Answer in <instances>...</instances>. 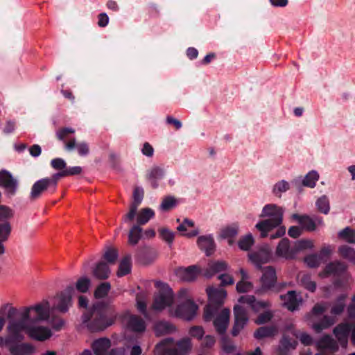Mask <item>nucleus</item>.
I'll list each match as a JSON object with an SVG mask.
<instances>
[{
    "label": "nucleus",
    "instance_id": "obj_25",
    "mask_svg": "<svg viewBox=\"0 0 355 355\" xmlns=\"http://www.w3.org/2000/svg\"><path fill=\"white\" fill-rule=\"evenodd\" d=\"M297 341L288 335L284 334L279 342V355H288L290 350L295 349Z\"/></svg>",
    "mask_w": 355,
    "mask_h": 355
},
{
    "label": "nucleus",
    "instance_id": "obj_35",
    "mask_svg": "<svg viewBox=\"0 0 355 355\" xmlns=\"http://www.w3.org/2000/svg\"><path fill=\"white\" fill-rule=\"evenodd\" d=\"M110 270L108 265L103 262H99L93 270V275L99 279H106L109 277Z\"/></svg>",
    "mask_w": 355,
    "mask_h": 355
},
{
    "label": "nucleus",
    "instance_id": "obj_64",
    "mask_svg": "<svg viewBox=\"0 0 355 355\" xmlns=\"http://www.w3.org/2000/svg\"><path fill=\"white\" fill-rule=\"evenodd\" d=\"M221 347L223 350L227 354L234 352L236 349L235 345L225 337L223 338L221 340Z\"/></svg>",
    "mask_w": 355,
    "mask_h": 355
},
{
    "label": "nucleus",
    "instance_id": "obj_8",
    "mask_svg": "<svg viewBox=\"0 0 355 355\" xmlns=\"http://www.w3.org/2000/svg\"><path fill=\"white\" fill-rule=\"evenodd\" d=\"M74 293L75 289L71 285L58 294L55 298L54 309L61 313L67 312L69 307L72 306V295Z\"/></svg>",
    "mask_w": 355,
    "mask_h": 355
},
{
    "label": "nucleus",
    "instance_id": "obj_22",
    "mask_svg": "<svg viewBox=\"0 0 355 355\" xmlns=\"http://www.w3.org/2000/svg\"><path fill=\"white\" fill-rule=\"evenodd\" d=\"M176 275L185 282H192L199 275V270L196 266H190L187 268H180L176 270Z\"/></svg>",
    "mask_w": 355,
    "mask_h": 355
},
{
    "label": "nucleus",
    "instance_id": "obj_45",
    "mask_svg": "<svg viewBox=\"0 0 355 355\" xmlns=\"http://www.w3.org/2000/svg\"><path fill=\"white\" fill-rule=\"evenodd\" d=\"M75 133V129L69 127H64L58 129L56 131L55 136L56 138L64 142L65 144L67 139H69V140L71 139L69 137L70 135H73Z\"/></svg>",
    "mask_w": 355,
    "mask_h": 355
},
{
    "label": "nucleus",
    "instance_id": "obj_51",
    "mask_svg": "<svg viewBox=\"0 0 355 355\" xmlns=\"http://www.w3.org/2000/svg\"><path fill=\"white\" fill-rule=\"evenodd\" d=\"M316 206L318 211L324 214H327L329 212V201L326 196H322L318 199Z\"/></svg>",
    "mask_w": 355,
    "mask_h": 355
},
{
    "label": "nucleus",
    "instance_id": "obj_21",
    "mask_svg": "<svg viewBox=\"0 0 355 355\" xmlns=\"http://www.w3.org/2000/svg\"><path fill=\"white\" fill-rule=\"evenodd\" d=\"M197 244L199 248L204 251L207 256L211 255L215 251V242L211 235L200 236L197 240Z\"/></svg>",
    "mask_w": 355,
    "mask_h": 355
},
{
    "label": "nucleus",
    "instance_id": "obj_59",
    "mask_svg": "<svg viewBox=\"0 0 355 355\" xmlns=\"http://www.w3.org/2000/svg\"><path fill=\"white\" fill-rule=\"evenodd\" d=\"M90 284L91 281L88 277H81L77 281L76 288L80 293H86L89 290Z\"/></svg>",
    "mask_w": 355,
    "mask_h": 355
},
{
    "label": "nucleus",
    "instance_id": "obj_44",
    "mask_svg": "<svg viewBox=\"0 0 355 355\" xmlns=\"http://www.w3.org/2000/svg\"><path fill=\"white\" fill-rule=\"evenodd\" d=\"M338 237L349 243H355V231L347 227L338 232Z\"/></svg>",
    "mask_w": 355,
    "mask_h": 355
},
{
    "label": "nucleus",
    "instance_id": "obj_53",
    "mask_svg": "<svg viewBox=\"0 0 355 355\" xmlns=\"http://www.w3.org/2000/svg\"><path fill=\"white\" fill-rule=\"evenodd\" d=\"M177 349L180 351V355L186 354L191 349V342L189 338H184L177 342Z\"/></svg>",
    "mask_w": 355,
    "mask_h": 355
},
{
    "label": "nucleus",
    "instance_id": "obj_41",
    "mask_svg": "<svg viewBox=\"0 0 355 355\" xmlns=\"http://www.w3.org/2000/svg\"><path fill=\"white\" fill-rule=\"evenodd\" d=\"M142 228L137 225H133L128 234V243L131 245H136L141 237Z\"/></svg>",
    "mask_w": 355,
    "mask_h": 355
},
{
    "label": "nucleus",
    "instance_id": "obj_30",
    "mask_svg": "<svg viewBox=\"0 0 355 355\" xmlns=\"http://www.w3.org/2000/svg\"><path fill=\"white\" fill-rule=\"evenodd\" d=\"M347 269L346 265L340 261H334L327 264L324 270L325 275L340 276L343 275Z\"/></svg>",
    "mask_w": 355,
    "mask_h": 355
},
{
    "label": "nucleus",
    "instance_id": "obj_33",
    "mask_svg": "<svg viewBox=\"0 0 355 355\" xmlns=\"http://www.w3.org/2000/svg\"><path fill=\"white\" fill-rule=\"evenodd\" d=\"M277 332L275 326H263L258 328L254 333V337L257 339L272 337Z\"/></svg>",
    "mask_w": 355,
    "mask_h": 355
},
{
    "label": "nucleus",
    "instance_id": "obj_24",
    "mask_svg": "<svg viewBox=\"0 0 355 355\" xmlns=\"http://www.w3.org/2000/svg\"><path fill=\"white\" fill-rule=\"evenodd\" d=\"M350 331L351 327L349 324L341 323L334 329L333 332L340 345L345 346L347 343V338Z\"/></svg>",
    "mask_w": 355,
    "mask_h": 355
},
{
    "label": "nucleus",
    "instance_id": "obj_56",
    "mask_svg": "<svg viewBox=\"0 0 355 355\" xmlns=\"http://www.w3.org/2000/svg\"><path fill=\"white\" fill-rule=\"evenodd\" d=\"M304 262L309 268H314L318 267L322 261L318 254H311L305 257Z\"/></svg>",
    "mask_w": 355,
    "mask_h": 355
},
{
    "label": "nucleus",
    "instance_id": "obj_13",
    "mask_svg": "<svg viewBox=\"0 0 355 355\" xmlns=\"http://www.w3.org/2000/svg\"><path fill=\"white\" fill-rule=\"evenodd\" d=\"M6 343L12 355H31L35 352V347L27 343Z\"/></svg>",
    "mask_w": 355,
    "mask_h": 355
},
{
    "label": "nucleus",
    "instance_id": "obj_5",
    "mask_svg": "<svg viewBox=\"0 0 355 355\" xmlns=\"http://www.w3.org/2000/svg\"><path fill=\"white\" fill-rule=\"evenodd\" d=\"M58 180L53 174L50 178H42L36 181L31 187L29 198L31 201L39 199L45 191L53 193L56 191Z\"/></svg>",
    "mask_w": 355,
    "mask_h": 355
},
{
    "label": "nucleus",
    "instance_id": "obj_49",
    "mask_svg": "<svg viewBox=\"0 0 355 355\" xmlns=\"http://www.w3.org/2000/svg\"><path fill=\"white\" fill-rule=\"evenodd\" d=\"M290 189V184L285 180L277 182L273 187L272 193L275 196L280 198L282 193Z\"/></svg>",
    "mask_w": 355,
    "mask_h": 355
},
{
    "label": "nucleus",
    "instance_id": "obj_10",
    "mask_svg": "<svg viewBox=\"0 0 355 355\" xmlns=\"http://www.w3.org/2000/svg\"><path fill=\"white\" fill-rule=\"evenodd\" d=\"M239 302L246 304L254 312L259 313L270 309L272 303L269 300H257L254 295H243L239 298Z\"/></svg>",
    "mask_w": 355,
    "mask_h": 355
},
{
    "label": "nucleus",
    "instance_id": "obj_14",
    "mask_svg": "<svg viewBox=\"0 0 355 355\" xmlns=\"http://www.w3.org/2000/svg\"><path fill=\"white\" fill-rule=\"evenodd\" d=\"M174 343L173 338H166L162 340L155 347V355H180L178 350L175 347H170Z\"/></svg>",
    "mask_w": 355,
    "mask_h": 355
},
{
    "label": "nucleus",
    "instance_id": "obj_39",
    "mask_svg": "<svg viewBox=\"0 0 355 355\" xmlns=\"http://www.w3.org/2000/svg\"><path fill=\"white\" fill-rule=\"evenodd\" d=\"M155 216V211L148 207L141 209L137 215V225H144L146 224L150 218Z\"/></svg>",
    "mask_w": 355,
    "mask_h": 355
},
{
    "label": "nucleus",
    "instance_id": "obj_9",
    "mask_svg": "<svg viewBox=\"0 0 355 355\" xmlns=\"http://www.w3.org/2000/svg\"><path fill=\"white\" fill-rule=\"evenodd\" d=\"M18 185V180L12 176L11 173L6 170L0 171V187L5 189L8 196L15 195Z\"/></svg>",
    "mask_w": 355,
    "mask_h": 355
},
{
    "label": "nucleus",
    "instance_id": "obj_42",
    "mask_svg": "<svg viewBox=\"0 0 355 355\" xmlns=\"http://www.w3.org/2000/svg\"><path fill=\"white\" fill-rule=\"evenodd\" d=\"M242 275V280L236 284V291L239 293H245L249 291L252 288V284L249 282L244 281L248 278V275L243 269L240 270Z\"/></svg>",
    "mask_w": 355,
    "mask_h": 355
},
{
    "label": "nucleus",
    "instance_id": "obj_6",
    "mask_svg": "<svg viewBox=\"0 0 355 355\" xmlns=\"http://www.w3.org/2000/svg\"><path fill=\"white\" fill-rule=\"evenodd\" d=\"M155 287L159 290L158 294L154 297L153 307L161 311L173 302V294L171 288L165 283L160 281L155 282Z\"/></svg>",
    "mask_w": 355,
    "mask_h": 355
},
{
    "label": "nucleus",
    "instance_id": "obj_3",
    "mask_svg": "<svg viewBox=\"0 0 355 355\" xmlns=\"http://www.w3.org/2000/svg\"><path fill=\"white\" fill-rule=\"evenodd\" d=\"M209 303L205 307L203 318L206 322L212 320L224 304L227 293L223 289L207 288Z\"/></svg>",
    "mask_w": 355,
    "mask_h": 355
},
{
    "label": "nucleus",
    "instance_id": "obj_43",
    "mask_svg": "<svg viewBox=\"0 0 355 355\" xmlns=\"http://www.w3.org/2000/svg\"><path fill=\"white\" fill-rule=\"evenodd\" d=\"M338 252L340 256L355 263V250L352 248L343 245L339 247Z\"/></svg>",
    "mask_w": 355,
    "mask_h": 355
},
{
    "label": "nucleus",
    "instance_id": "obj_15",
    "mask_svg": "<svg viewBox=\"0 0 355 355\" xmlns=\"http://www.w3.org/2000/svg\"><path fill=\"white\" fill-rule=\"evenodd\" d=\"M261 281L263 289L269 290L275 288V284L277 282L275 270L271 266L263 268Z\"/></svg>",
    "mask_w": 355,
    "mask_h": 355
},
{
    "label": "nucleus",
    "instance_id": "obj_55",
    "mask_svg": "<svg viewBox=\"0 0 355 355\" xmlns=\"http://www.w3.org/2000/svg\"><path fill=\"white\" fill-rule=\"evenodd\" d=\"M301 284L308 291L314 292L316 289V284L311 279V276L304 274L300 278Z\"/></svg>",
    "mask_w": 355,
    "mask_h": 355
},
{
    "label": "nucleus",
    "instance_id": "obj_40",
    "mask_svg": "<svg viewBox=\"0 0 355 355\" xmlns=\"http://www.w3.org/2000/svg\"><path fill=\"white\" fill-rule=\"evenodd\" d=\"M239 233V226L237 224L234 223L231 225L223 227L220 230V236L223 239H232L234 238Z\"/></svg>",
    "mask_w": 355,
    "mask_h": 355
},
{
    "label": "nucleus",
    "instance_id": "obj_36",
    "mask_svg": "<svg viewBox=\"0 0 355 355\" xmlns=\"http://www.w3.org/2000/svg\"><path fill=\"white\" fill-rule=\"evenodd\" d=\"M347 295L345 294L340 295L336 301L333 303L330 313L334 315H340L345 308V300Z\"/></svg>",
    "mask_w": 355,
    "mask_h": 355
},
{
    "label": "nucleus",
    "instance_id": "obj_57",
    "mask_svg": "<svg viewBox=\"0 0 355 355\" xmlns=\"http://www.w3.org/2000/svg\"><path fill=\"white\" fill-rule=\"evenodd\" d=\"M313 247V243L311 240L302 239L295 242L294 245L295 254H296L298 252L306 250L311 249Z\"/></svg>",
    "mask_w": 355,
    "mask_h": 355
},
{
    "label": "nucleus",
    "instance_id": "obj_26",
    "mask_svg": "<svg viewBox=\"0 0 355 355\" xmlns=\"http://www.w3.org/2000/svg\"><path fill=\"white\" fill-rule=\"evenodd\" d=\"M280 298L284 301V306L291 311L297 310L301 302L294 291H290L286 295H280Z\"/></svg>",
    "mask_w": 355,
    "mask_h": 355
},
{
    "label": "nucleus",
    "instance_id": "obj_7",
    "mask_svg": "<svg viewBox=\"0 0 355 355\" xmlns=\"http://www.w3.org/2000/svg\"><path fill=\"white\" fill-rule=\"evenodd\" d=\"M50 304L47 300H43L35 306L24 308L23 311H28L29 317L28 322L30 324L44 321L49 318Z\"/></svg>",
    "mask_w": 355,
    "mask_h": 355
},
{
    "label": "nucleus",
    "instance_id": "obj_63",
    "mask_svg": "<svg viewBox=\"0 0 355 355\" xmlns=\"http://www.w3.org/2000/svg\"><path fill=\"white\" fill-rule=\"evenodd\" d=\"M175 203L176 200L173 197L167 196L163 200L160 207L164 211H168L172 209L175 206Z\"/></svg>",
    "mask_w": 355,
    "mask_h": 355
},
{
    "label": "nucleus",
    "instance_id": "obj_54",
    "mask_svg": "<svg viewBox=\"0 0 355 355\" xmlns=\"http://www.w3.org/2000/svg\"><path fill=\"white\" fill-rule=\"evenodd\" d=\"M158 232L162 239L171 245L173 242L175 233L167 227H161L158 230Z\"/></svg>",
    "mask_w": 355,
    "mask_h": 355
},
{
    "label": "nucleus",
    "instance_id": "obj_16",
    "mask_svg": "<svg viewBox=\"0 0 355 355\" xmlns=\"http://www.w3.org/2000/svg\"><path fill=\"white\" fill-rule=\"evenodd\" d=\"M230 311L223 309L214 320V325L217 332L223 335L225 333L230 320Z\"/></svg>",
    "mask_w": 355,
    "mask_h": 355
},
{
    "label": "nucleus",
    "instance_id": "obj_60",
    "mask_svg": "<svg viewBox=\"0 0 355 355\" xmlns=\"http://www.w3.org/2000/svg\"><path fill=\"white\" fill-rule=\"evenodd\" d=\"M14 216V211L10 207L0 205V222L9 221Z\"/></svg>",
    "mask_w": 355,
    "mask_h": 355
},
{
    "label": "nucleus",
    "instance_id": "obj_61",
    "mask_svg": "<svg viewBox=\"0 0 355 355\" xmlns=\"http://www.w3.org/2000/svg\"><path fill=\"white\" fill-rule=\"evenodd\" d=\"M144 197V191L142 189H139L138 187L134 189L133 192V202L130 204L133 206H135L138 208L139 205L141 204Z\"/></svg>",
    "mask_w": 355,
    "mask_h": 355
},
{
    "label": "nucleus",
    "instance_id": "obj_46",
    "mask_svg": "<svg viewBox=\"0 0 355 355\" xmlns=\"http://www.w3.org/2000/svg\"><path fill=\"white\" fill-rule=\"evenodd\" d=\"M82 172V168L80 166H73L66 168L65 170L59 171L55 173V178L59 181L61 178L69 175H75L80 174Z\"/></svg>",
    "mask_w": 355,
    "mask_h": 355
},
{
    "label": "nucleus",
    "instance_id": "obj_19",
    "mask_svg": "<svg viewBox=\"0 0 355 355\" xmlns=\"http://www.w3.org/2000/svg\"><path fill=\"white\" fill-rule=\"evenodd\" d=\"M28 335L34 340L44 341L51 336V332L47 327L31 325L28 328Z\"/></svg>",
    "mask_w": 355,
    "mask_h": 355
},
{
    "label": "nucleus",
    "instance_id": "obj_37",
    "mask_svg": "<svg viewBox=\"0 0 355 355\" xmlns=\"http://www.w3.org/2000/svg\"><path fill=\"white\" fill-rule=\"evenodd\" d=\"M335 323V319L329 315H324L322 319L313 324V329L316 333H320L322 330L327 329Z\"/></svg>",
    "mask_w": 355,
    "mask_h": 355
},
{
    "label": "nucleus",
    "instance_id": "obj_48",
    "mask_svg": "<svg viewBox=\"0 0 355 355\" xmlns=\"http://www.w3.org/2000/svg\"><path fill=\"white\" fill-rule=\"evenodd\" d=\"M274 317V312L268 309L261 313L255 319L254 322L257 324H263L269 322Z\"/></svg>",
    "mask_w": 355,
    "mask_h": 355
},
{
    "label": "nucleus",
    "instance_id": "obj_12",
    "mask_svg": "<svg viewBox=\"0 0 355 355\" xmlns=\"http://www.w3.org/2000/svg\"><path fill=\"white\" fill-rule=\"evenodd\" d=\"M198 309L197 304L193 300H187L177 306L175 313L178 316L184 320H191L196 315Z\"/></svg>",
    "mask_w": 355,
    "mask_h": 355
},
{
    "label": "nucleus",
    "instance_id": "obj_50",
    "mask_svg": "<svg viewBox=\"0 0 355 355\" xmlns=\"http://www.w3.org/2000/svg\"><path fill=\"white\" fill-rule=\"evenodd\" d=\"M254 242L252 235L251 234H248L239 239L238 245L241 250L248 251L252 246Z\"/></svg>",
    "mask_w": 355,
    "mask_h": 355
},
{
    "label": "nucleus",
    "instance_id": "obj_58",
    "mask_svg": "<svg viewBox=\"0 0 355 355\" xmlns=\"http://www.w3.org/2000/svg\"><path fill=\"white\" fill-rule=\"evenodd\" d=\"M227 265L225 261H218L210 263L209 264V270L211 272L210 275H212L216 272L225 270L227 269Z\"/></svg>",
    "mask_w": 355,
    "mask_h": 355
},
{
    "label": "nucleus",
    "instance_id": "obj_23",
    "mask_svg": "<svg viewBox=\"0 0 355 355\" xmlns=\"http://www.w3.org/2000/svg\"><path fill=\"white\" fill-rule=\"evenodd\" d=\"M316 347L319 349H328L332 353L338 352L339 349L337 342L329 334L321 337L317 341Z\"/></svg>",
    "mask_w": 355,
    "mask_h": 355
},
{
    "label": "nucleus",
    "instance_id": "obj_29",
    "mask_svg": "<svg viewBox=\"0 0 355 355\" xmlns=\"http://www.w3.org/2000/svg\"><path fill=\"white\" fill-rule=\"evenodd\" d=\"M127 326L132 331L137 333H142L146 330L145 321L136 315H132L129 318Z\"/></svg>",
    "mask_w": 355,
    "mask_h": 355
},
{
    "label": "nucleus",
    "instance_id": "obj_38",
    "mask_svg": "<svg viewBox=\"0 0 355 355\" xmlns=\"http://www.w3.org/2000/svg\"><path fill=\"white\" fill-rule=\"evenodd\" d=\"M132 259L130 255H126L121 261L117 271L118 277H123L131 272Z\"/></svg>",
    "mask_w": 355,
    "mask_h": 355
},
{
    "label": "nucleus",
    "instance_id": "obj_47",
    "mask_svg": "<svg viewBox=\"0 0 355 355\" xmlns=\"http://www.w3.org/2000/svg\"><path fill=\"white\" fill-rule=\"evenodd\" d=\"M319 175L315 171H311L308 173L302 180V185L310 188L315 186L316 182L318 180Z\"/></svg>",
    "mask_w": 355,
    "mask_h": 355
},
{
    "label": "nucleus",
    "instance_id": "obj_4",
    "mask_svg": "<svg viewBox=\"0 0 355 355\" xmlns=\"http://www.w3.org/2000/svg\"><path fill=\"white\" fill-rule=\"evenodd\" d=\"M29 314L28 311H22L20 315V318L17 320H12L9 321L8 329L10 336L6 338V343H15V341H21L24 337L21 335L22 331H26L28 334V328L31 324L28 322Z\"/></svg>",
    "mask_w": 355,
    "mask_h": 355
},
{
    "label": "nucleus",
    "instance_id": "obj_20",
    "mask_svg": "<svg viewBox=\"0 0 355 355\" xmlns=\"http://www.w3.org/2000/svg\"><path fill=\"white\" fill-rule=\"evenodd\" d=\"M112 345L110 339L106 337L94 340L91 347L95 355H105Z\"/></svg>",
    "mask_w": 355,
    "mask_h": 355
},
{
    "label": "nucleus",
    "instance_id": "obj_62",
    "mask_svg": "<svg viewBox=\"0 0 355 355\" xmlns=\"http://www.w3.org/2000/svg\"><path fill=\"white\" fill-rule=\"evenodd\" d=\"M118 257V253L116 250L113 248H109L104 254L103 258L109 263H114Z\"/></svg>",
    "mask_w": 355,
    "mask_h": 355
},
{
    "label": "nucleus",
    "instance_id": "obj_11",
    "mask_svg": "<svg viewBox=\"0 0 355 355\" xmlns=\"http://www.w3.org/2000/svg\"><path fill=\"white\" fill-rule=\"evenodd\" d=\"M234 324L232 329V335L236 336L248 321V316L246 310L240 305L234 306Z\"/></svg>",
    "mask_w": 355,
    "mask_h": 355
},
{
    "label": "nucleus",
    "instance_id": "obj_2",
    "mask_svg": "<svg viewBox=\"0 0 355 355\" xmlns=\"http://www.w3.org/2000/svg\"><path fill=\"white\" fill-rule=\"evenodd\" d=\"M284 209L275 204L266 205L259 216L268 218L258 222L255 227L260 232L261 238L270 236V239L282 237L286 233L284 226H281L283 221Z\"/></svg>",
    "mask_w": 355,
    "mask_h": 355
},
{
    "label": "nucleus",
    "instance_id": "obj_28",
    "mask_svg": "<svg viewBox=\"0 0 355 355\" xmlns=\"http://www.w3.org/2000/svg\"><path fill=\"white\" fill-rule=\"evenodd\" d=\"M12 232V226L9 221L0 222V254L5 253L3 243L6 242Z\"/></svg>",
    "mask_w": 355,
    "mask_h": 355
},
{
    "label": "nucleus",
    "instance_id": "obj_31",
    "mask_svg": "<svg viewBox=\"0 0 355 355\" xmlns=\"http://www.w3.org/2000/svg\"><path fill=\"white\" fill-rule=\"evenodd\" d=\"M75 148H77L78 154L81 156L87 155L89 152V146L86 142L76 144L75 138H72L65 143V150L71 151Z\"/></svg>",
    "mask_w": 355,
    "mask_h": 355
},
{
    "label": "nucleus",
    "instance_id": "obj_32",
    "mask_svg": "<svg viewBox=\"0 0 355 355\" xmlns=\"http://www.w3.org/2000/svg\"><path fill=\"white\" fill-rule=\"evenodd\" d=\"M164 175L163 168L159 166H154L151 168L146 175L148 180L150 181V184L153 189L158 187L157 180H161Z\"/></svg>",
    "mask_w": 355,
    "mask_h": 355
},
{
    "label": "nucleus",
    "instance_id": "obj_34",
    "mask_svg": "<svg viewBox=\"0 0 355 355\" xmlns=\"http://www.w3.org/2000/svg\"><path fill=\"white\" fill-rule=\"evenodd\" d=\"M175 330V327L166 321H160L155 325V332L157 336L171 334Z\"/></svg>",
    "mask_w": 355,
    "mask_h": 355
},
{
    "label": "nucleus",
    "instance_id": "obj_52",
    "mask_svg": "<svg viewBox=\"0 0 355 355\" xmlns=\"http://www.w3.org/2000/svg\"><path fill=\"white\" fill-rule=\"evenodd\" d=\"M111 285L109 282H103L100 284L94 291V296L97 299L105 297L109 293Z\"/></svg>",
    "mask_w": 355,
    "mask_h": 355
},
{
    "label": "nucleus",
    "instance_id": "obj_18",
    "mask_svg": "<svg viewBox=\"0 0 355 355\" xmlns=\"http://www.w3.org/2000/svg\"><path fill=\"white\" fill-rule=\"evenodd\" d=\"M276 254L277 256L286 259H293L295 256L294 245L291 247L289 239L283 238L277 247Z\"/></svg>",
    "mask_w": 355,
    "mask_h": 355
},
{
    "label": "nucleus",
    "instance_id": "obj_27",
    "mask_svg": "<svg viewBox=\"0 0 355 355\" xmlns=\"http://www.w3.org/2000/svg\"><path fill=\"white\" fill-rule=\"evenodd\" d=\"M292 218L298 221L302 225V229L308 232L315 231L316 229V223L313 218L308 215H300L298 214H293Z\"/></svg>",
    "mask_w": 355,
    "mask_h": 355
},
{
    "label": "nucleus",
    "instance_id": "obj_17",
    "mask_svg": "<svg viewBox=\"0 0 355 355\" xmlns=\"http://www.w3.org/2000/svg\"><path fill=\"white\" fill-rule=\"evenodd\" d=\"M249 259L259 269L261 265L267 263L270 258V252L267 248H261L248 254Z\"/></svg>",
    "mask_w": 355,
    "mask_h": 355
},
{
    "label": "nucleus",
    "instance_id": "obj_1",
    "mask_svg": "<svg viewBox=\"0 0 355 355\" xmlns=\"http://www.w3.org/2000/svg\"><path fill=\"white\" fill-rule=\"evenodd\" d=\"M117 318L118 313L114 306L97 302L83 311L81 321L89 332L98 333L112 326Z\"/></svg>",
    "mask_w": 355,
    "mask_h": 355
}]
</instances>
